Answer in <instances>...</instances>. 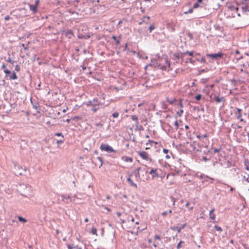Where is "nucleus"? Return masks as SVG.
<instances>
[{
    "instance_id": "obj_1",
    "label": "nucleus",
    "mask_w": 249,
    "mask_h": 249,
    "mask_svg": "<svg viewBox=\"0 0 249 249\" xmlns=\"http://www.w3.org/2000/svg\"><path fill=\"white\" fill-rule=\"evenodd\" d=\"M87 107H90V110L96 112L100 108L104 107L105 102L99 100V98H94L92 100H89L85 103Z\"/></svg>"
},
{
    "instance_id": "obj_2",
    "label": "nucleus",
    "mask_w": 249,
    "mask_h": 249,
    "mask_svg": "<svg viewBox=\"0 0 249 249\" xmlns=\"http://www.w3.org/2000/svg\"><path fill=\"white\" fill-rule=\"evenodd\" d=\"M142 173L144 174L142 175V177L140 178V175L139 174V172H132L129 176L127 178V180L129 182V183L130 184V185L135 187V188L137 187V184L133 182L132 179L134 178H135L137 180H142V181H144L145 180L147 179V178H149V177L147 176L148 172H142Z\"/></svg>"
},
{
    "instance_id": "obj_3",
    "label": "nucleus",
    "mask_w": 249,
    "mask_h": 249,
    "mask_svg": "<svg viewBox=\"0 0 249 249\" xmlns=\"http://www.w3.org/2000/svg\"><path fill=\"white\" fill-rule=\"evenodd\" d=\"M100 148L102 151H106L109 153L115 152L112 147L107 144H101Z\"/></svg>"
},
{
    "instance_id": "obj_4",
    "label": "nucleus",
    "mask_w": 249,
    "mask_h": 249,
    "mask_svg": "<svg viewBox=\"0 0 249 249\" xmlns=\"http://www.w3.org/2000/svg\"><path fill=\"white\" fill-rule=\"evenodd\" d=\"M207 56L211 58L214 60H217L218 58H222L223 56V53L221 52H218L216 53H207Z\"/></svg>"
},
{
    "instance_id": "obj_5",
    "label": "nucleus",
    "mask_w": 249,
    "mask_h": 249,
    "mask_svg": "<svg viewBox=\"0 0 249 249\" xmlns=\"http://www.w3.org/2000/svg\"><path fill=\"white\" fill-rule=\"evenodd\" d=\"M148 174H147V176L150 178V177L148 175L151 176L152 177V178H158L160 177L161 178H163L165 176L164 172H161L160 174H159L158 172H148Z\"/></svg>"
},
{
    "instance_id": "obj_6",
    "label": "nucleus",
    "mask_w": 249,
    "mask_h": 249,
    "mask_svg": "<svg viewBox=\"0 0 249 249\" xmlns=\"http://www.w3.org/2000/svg\"><path fill=\"white\" fill-rule=\"evenodd\" d=\"M138 153L139 154V155H140V156L143 160H146V161H151V160L150 159V158L148 156V154L145 152V151H138Z\"/></svg>"
},
{
    "instance_id": "obj_7",
    "label": "nucleus",
    "mask_w": 249,
    "mask_h": 249,
    "mask_svg": "<svg viewBox=\"0 0 249 249\" xmlns=\"http://www.w3.org/2000/svg\"><path fill=\"white\" fill-rule=\"evenodd\" d=\"M59 197H61L62 198V200L66 203H68L72 201V198L71 196H65L63 195H61L58 196Z\"/></svg>"
},
{
    "instance_id": "obj_8",
    "label": "nucleus",
    "mask_w": 249,
    "mask_h": 249,
    "mask_svg": "<svg viewBox=\"0 0 249 249\" xmlns=\"http://www.w3.org/2000/svg\"><path fill=\"white\" fill-rule=\"evenodd\" d=\"M63 34L68 38H71L73 36H74L73 32L71 29L64 31Z\"/></svg>"
},
{
    "instance_id": "obj_9",
    "label": "nucleus",
    "mask_w": 249,
    "mask_h": 249,
    "mask_svg": "<svg viewBox=\"0 0 249 249\" xmlns=\"http://www.w3.org/2000/svg\"><path fill=\"white\" fill-rule=\"evenodd\" d=\"M212 98L216 103H220L221 102H225V98L224 97H218L217 96H216V95H214L213 96V97Z\"/></svg>"
},
{
    "instance_id": "obj_10",
    "label": "nucleus",
    "mask_w": 249,
    "mask_h": 249,
    "mask_svg": "<svg viewBox=\"0 0 249 249\" xmlns=\"http://www.w3.org/2000/svg\"><path fill=\"white\" fill-rule=\"evenodd\" d=\"M149 66H153L155 67H160V64L158 62V61L157 59L152 58L151 60V63L149 64Z\"/></svg>"
},
{
    "instance_id": "obj_11",
    "label": "nucleus",
    "mask_w": 249,
    "mask_h": 249,
    "mask_svg": "<svg viewBox=\"0 0 249 249\" xmlns=\"http://www.w3.org/2000/svg\"><path fill=\"white\" fill-rule=\"evenodd\" d=\"M236 109H237V112H236L235 113V115L236 116V118H237V119L240 120V121L241 122H242L243 121V119L241 118V113L242 110L240 108H236Z\"/></svg>"
},
{
    "instance_id": "obj_12",
    "label": "nucleus",
    "mask_w": 249,
    "mask_h": 249,
    "mask_svg": "<svg viewBox=\"0 0 249 249\" xmlns=\"http://www.w3.org/2000/svg\"><path fill=\"white\" fill-rule=\"evenodd\" d=\"M172 59L176 61V63H179V53H175L173 55Z\"/></svg>"
},
{
    "instance_id": "obj_13",
    "label": "nucleus",
    "mask_w": 249,
    "mask_h": 249,
    "mask_svg": "<svg viewBox=\"0 0 249 249\" xmlns=\"http://www.w3.org/2000/svg\"><path fill=\"white\" fill-rule=\"evenodd\" d=\"M242 9L243 14L246 15H249V8L248 6H242Z\"/></svg>"
},
{
    "instance_id": "obj_14",
    "label": "nucleus",
    "mask_w": 249,
    "mask_h": 249,
    "mask_svg": "<svg viewBox=\"0 0 249 249\" xmlns=\"http://www.w3.org/2000/svg\"><path fill=\"white\" fill-rule=\"evenodd\" d=\"M122 160L126 162H132L133 161V158L129 157L124 156L122 158Z\"/></svg>"
},
{
    "instance_id": "obj_15",
    "label": "nucleus",
    "mask_w": 249,
    "mask_h": 249,
    "mask_svg": "<svg viewBox=\"0 0 249 249\" xmlns=\"http://www.w3.org/2000/svg\"><path fill=\"white\" fill-rule=\"evenodd\" d=\"M245 168L247 170H249V160L248 159H245L244 160Z\"/></svg>"
},
{
    "instance_id": "obj_16",
    "label": "nucleus",
    "mask_w": 249,
    "mask_h": 249,
    "mask_svg": "<svg viewBox=\"0 0 249 249\" xmlns=\"http://www.w3.org/2000/svg\"><path fill=\"white\" fill-rule=\"evenodd\" d=\"M18 79V76L15 71H13L11 75L9 76L10 80H16Z\"/></svg>"
},
{
    "instance_id": "obj_17",
    "label": "nucleus",
    "mask_w": 249,
    "mask_h": 249,
    "mask_svg": "<svg viewBox=\"0 0 249 249\" xmlns=\"http://www.w3.org/2000/svg\"><path fill=\"white\" fill-rule=\"evenodd\" d=\"M135 125L137 130L140 131H143L144 130L143 126L142 125L139 124V122L138 123H135Z\"/></svg>"
},
{
    "instance_id": "obj_18",
    "label": "nucleus",
    "mask_w": 249,
    "mask_h": 249,
    "mask_svg": "<svg viewBox=\"0 0 249 249\" xmlns=\"http://www.w3.org/2000/svg\"><path fill=\"white\" fill-rule=\"evenodd\" d=\"M214 211V209L213 208L210 211V213H209L210 218H211L213 220H214L215 219V214L213 213Z\"/></svg>"
},
{
    "instance_id": "obj_19",
    "label": "nucleus",
    "mask_w": 249,
    "mask_h": 249,
    "mask_svg": "<svg viewBox=\"0 0 249 249\" xmlns=\"http://www.w3.org/2000/svg\"><path fill=\"white\" fill-rule=\"evenodd\" d=\"M30 9L32 10L34 13H36L37 12V7L35 5H30Z\"/></svg>"
},
{
    "instance_id": "obj_20",
    "label": "nucleus",
    "mask_w": 249,
    "mask_h": 249,
    "mask_svg": "<svg viewBox=\"0 0 249 249\" xmlns=\"http://www.w3.org/2000/svg\"><path fill=\"white\" fill-rule=\"evenodd\" d=\"M185 53H184V52L183 53H182V52H179V60H180V62L179 63L182 64L183 61V57L184 56Z\"/></svg>"
},
{
    "instance_id": "obj_21",
    "label": "nucleus",
    "mask_w": 249,
    "mask_h": 249,
    "mask_svg": "<svg viewBox=\"0 0 249 249\" xmlns=\"http://www.w3.org/2000/svg\"><path fill=\"white\" fill-rule=\"evenodd\" d=\"M68 249H83L81 247H79L78 246H71L70 245H68Z\"/></svg>"
},
{
    "instance_id": "obj_22",
    "label": "nucleus",
    "mask_w": 249,
    "mask_h": 249,
    "mask_svg": "<svg viewBox=\"0 0 249 249\" xmlns=\"http://www.w3.org/2000/svg\"><path fill=\"white\" fill-rule=\"evenodd\" d=\"M166 99H167V101L169 103V104L171 105H173L175 103V102L176 101V100L175 98H173V99L170 100L168 97H167Z\"/></svg>"
},
{
    "instance_id": "obj_23",
    "label": "nucleus",
    "mask_w": 249,
    "mask_h": 249,
    "mask_svg": "<svg viewBox=\"0 0 249 249\" xmlns=\"http://www.w3.org/2000/svg\"><path fill=\"white\" fill-rule=\"evenodd\" d=\"M111 38L113 40H115V41H116V44L117 45H118L120 44V41L119 40H118L117 39V37L116 36H112Z\"/></svg>"
},
{
    "instance_id": "obj_24",
    "label": "nucleus",
    "mask_w": 249,
    "mask_h": 249,
    "mask_svg": "<svg viewBox=\"0 0 249 249\" xmlns=\"http://www.w3.org/2000/svg\"><path fill=\"white\" fill-rule=\"evenodd\" d=\"M131 119L132 120L135 121V123L138 122V117L137 116H136V115H132V116H131Z\"/></svg>"
},
{
    "instance_id": "obj_25",
    "label": "nucleus",
    "mask_w": 249,
    "mask_h": 249,
    "mask_svg": "<svg viewBox=\"0 0 249 249\" xmlns=\"http://www.w3.org/2000/svg\"><path fill=\"white\" fill-rule=\"evenodd\" d=\"M18 220L20 222H22L23 223H25L27 222V220L25 218H24L20 216H18Z\"/></svg>"
},
{
    "instance_id": "obj_26",
    "label": "nucleus",
    "mask_w": 249,
    "mask_h": 249,
    "mask_svg": "<svg viewBox=\"0 0 249 249\" xmlns=\"http://www.w3.org/2000/svg\"><path fill=\"white\" fill-rule=\"evenodd\" d=\"M98 98L99 99V100H101L104 102V101L105 100V95L104 94H102Z\"/></svg>"
},
{
    "instance_id": "obj_27",
    "label": "nucleus",
    "mask_w": 249,
    "mask_h": 249,
    "mask_svg": "<svg viewBox=\"0 0 249 249\" xmlns=\"http://www.w3.org/2000/svg\"><path fill=\"white\" fill-rule=\"evenodd\" d=\"M81 119V117L78 116H75L71 118L73 121H77Z\"/></svg>"
},
{
    "instance_id": "obj_28",
    "label": "nucleus",
    "mask_w": 249,
    "mask_h": 249,
    "mask_svg": "<svg viewBox=\"0 0 249 249\" xmlns=\"http://www.w3.org/2000/svg\"><path fill=\"white\" fill-rule=\"evenodd\" d=\"M155 29V26L154 24H151L150 25L148 28V30L150 33H151L154 29Z\"/></svg>"
},
{
    "instance_id": "obj_29",
    "label": "nucleus",
    "mask_w": 249,
    "mask_h": 249,
    "mask_svg": "<svg viewBox=\"0 0 249 249\" xmlns=\"http://www.w3.org/2000/svg\"><path fill=\"white\" fill-rule=\"evenodd\" d=\"M4 72L6 74V77H8L9 74H10L11 73V72L10 70L8 69H5L4 70Z\"/></svg>"
},
{
    "instance_id": "obj_30",
    "label": "nucleus",
    "mask_w": 249,
    "mask_h": 249,
    "mask_svg": "<svg viewBox=\"0 0 249 249\" xmlns=\"http://www.w3.org/2000/svg\"><path fill=\"white\" fill-rule=\"evenodd\" d=\"M194 53V51L189 52V51H187L184 52V53H185V54H189L190 56H193Z\"/></svg>"
},
{
    "instance_id": "obj_31",
    "label": "nucleus",
    "mask_w": 249,
    "mask_h": 249,
    "mask_svg": "<svg viewBox=\"0 0 249 249\" xmlns=\"http://www.w3.org/2000/svg\"><path fill=\"white\" fill-rule=\"evenodd\" d=\"M243 178L249 183V175L246 174V175L243 176Z\"/></svg>"
},
{
    "instance_id": "obj_32",
    "label": "nucleus",
    "mask_w": 249,
    "mask_h": 249,
    "mask_svg": "<svg viewBox=\"0 0 249 249\" xmlns=\"http://www.w3.org/2000/svg\"><path fill=\"white\" fill-rule=\"evenodd\" d=\"M208 71V69H201L199 71V73H198V74H200L202 73H204V72H207Z\"/></svg>"
},
{
    "instance_id": "obj_33",
    "label": "nucleus",
    "mask_w": 249,
    "mask_h": 249,
    "mask_svg": "<svg viewBox=\"0 0 249 249\" xmlns=\"http://www.w3.org/2000/svg\"><path fill=\"white\" fill-rule=\"evenodd\" d=\"M214 228L217 231H222L221 228L220 227H219V226H217V225H215Z\"/></svg>"
},
{
    "instance_id": "obj_34",
    "label": "nucleus",
    "mask_w": 249,
    "mask_h": 249,
    "mask_svg": "<svg viewBox=\"0 0 249 249\" xmlns=\"http://www.w3.org/2000/svg\"><path fill=\"white\" fill-rule=\"evenodd\" d=\"M202 160L206 162L208 160H210V158H208L206 156H202V159H201Z\"/></svg>"
},
{
    "instance_id": "obj_35",
    "label": "nucleus",
    "mask_w": 249,
    "mask_h": 249,
    "mask_svg": "<svg viewBox=\"0 0 249 249\" xmlns=\"http://www.w3.org/2000/svg\"><path fill=\"white\" fill-rule=\"evenodd\" d=\"M202 98V95L201 94H197L195 96V99L199 101Z\"/></svg>"
},
{
    "instance_id": "obj_36",
    "label": "nucleus",
    "mask_w": 249,
    "mask_h": 249,
    "mask_svg": "<svg viewBox=\"0 0 249 249\" xmlns=\"http://www.w3.org/2000/svg\"><path fill=\"white\" fill-rule=\"evenodd\" d=\"M95 126L97 127H102L103 126V123L102 122L97 123L95 124Z\"/></svg>"
},
{
    "instance_id": "obj_37",
    "label": "nucleus",
    "mask_w": 249,
    "mask_h": 249,
    "mask_svg": "<svg viewBox=\"0 0 249 249\" xmlns=\"http://www.w3.org/2000/svg\"><path fill=\"white\" fill-rule=\"evenodd\" d=\"M184 242L182 241H180L177 245V249H179L181 247V244Z\"/></svg>"
},
{
    "instance_id": "obj_38",
    "label": "nucleus",
    "mask_w": 249,
    "mask_h": 249,
    "mask_svg": "<svg viewBox=\"0 0 249 249\" xmlns=\"http://www.w3.org/2000/svg\"><path fill=\"white\" fill-rule=\"evenodd\" d=\"M119 113L117 112H114L112 114V116L113 118H117L119 116Z\"/></svg>"
},
{
    "instance_id": "obj_39",
    "label": "nucleus",
    "mask_w": 249,
    "mask_h": 249,
    "mask_svg": "<svg viewBox=\"0 0 249 249\" xmlns=\"http://www.w3.org/2000/svg\"><path fill=\"white\" fill-rule=\"evenodd\" d=\"M189 61L190 63H192L193 64H194L195 62V61L194 60H193L192 58H189L187 60V62Z\"/></svg>"
},
{
    "instance_id": "obj_40",
    "label": "nucleus",
    "mask_w": 249,
    "mask_h": 249,
    "mask_svg": "<svg viewBox=\"0 0 249 249\" xmlns=\"http://www.w3.org/2000/svg\"><path fill=\"white\" fill-rule=\"evenodd\" d=\"M54 135L56 136H61L62 138H64L63 135L62 134V133H60V132L56 133L54 134Z\"/></svg>"
},
{
    "instance_id": "obj_41",
    "label": "nucleus",
    "mask_w": 249,
    "mask_h": 249,
    "mask_svg": "<svg viewBox=\"0 0 249 249\" xmlns=\"http://www.w3.org/2000/svg\"><path fill=\"white\" fill-rule=\"evenodd\" d=\"M7 61L10 63L12 64H13L15 63V61L11 59L10 57H9L7 60Z\"/></svg>"
},
{
    "instance_id": "obj_42",
    "label": "nucleus",
    "mask_w": 249,
    "mask_h": 249,
    "mask_svg": "<svg viewBox=\"0 0 249 249\" xmlns=\"http://www.w3.org/2000/svg\"><path fill=\"white\" fill-rule=\"evenodd\" d=\"M91 233L93 234H97V230L95 228H92L91 230Z\"/></svg>"
},
{
    "instance_id": "obj_43",
    "label": "nucleus",
    "mask_w": 249,
    "mask_h": 249,
    "mask_svg": "<svg viewBox=\"0 0 249 249\" xmlns=\"http://www.w3.org/2000/svg\"><path fill=\"white\" fill-rule=\"evenodd\" d=\"M174 124L176 127V129L177 130L178 128V123L177 120L175 121Z\"/></svg>"
},
{
    "instance_id": "obj_44",
    "label": "nucleus",
    "mask_w": 249,
    "mask_h": 249,
    "mask_svg": "<svg viewBox=\"0 0 249 249\" xmlns=\"http://www.w3.org/2000/svg\"><path fill=\"white\" fill-rule=\"evenodd\" d=\"M144 22L145 23H146H146H147V22L146 21V20H145V18H142V21H141V22H140L139 23V25H142V23H144Z\"/></svg>"
},
{
    "instance_id": "obj_45",
    "label": "nucleus",
    "mask_w": 249,
    "mask_h": 249,
    "mask_svg": "<svg viewBox=\"0 0 249 249\" xmlns=\"http://www.w3.org/2000/svg\"><path fill=\"white\" fill-rule=\"evenodd\" d=\"M150 143L157 144V142H154V141H152V140H149L148 141V142H147V143H146V145H148V144L149 143Z\"/></svg>"
},
{
    "instance_id": "obj_46",
    "label": "nucleus",
    "mask_w": 249,
    "mask_h": 249,
    "mask_svg": "<svg viewBox=\"0 0 249 249\" xmlns=\"http://www.w3.org/2000/svg\"><path fill=\"white\" fill-rule=\"evenodd\" d=\"M199 6V4L198 3V2H196L194 3V5H193V8H196L197 7H198Z\"/></svg>"
},
{
    "instance_id": "obj_47",
    "label": "nucleus",
    "mask_w": 249,
    "mask_h": 249,
    "mask_svg": "<svg viewBox=\"0 0 249 249\" xmlns=\"http://www.w3.org/2000/svg\"><path fill=\"white\" fill-rule=\"evenodd\" d=\"M235 7L234 6H233V5H231V6H228L229 9H230L231 11H234L235 9Z\"/></svg>"
},
{
    "instance_id": "obj_48",
    "label": "nucleus",
    "mask_w": 249,
    "mask_h": 249,
    "mask_svg": "<svg viewBox=\"0 0 249 249\" xmlns=\"http://www.w3.org/2000/svg\"><path fill=\"white\" fill-rule=\"evenodd\" d=\"M197 61H199V60L198 59H196ZM200 62L201 63H205L206 62V59L204 57H202L200 60Z\"/></svg>"
},
{
    "instance_id": "obj_49",
    "label": "nucleus",
    "mask_w": 249,
    "mask_h": 249,
    "mask_svg": "<svg viewBox=\"0 0 249 249\" xmlns=\"http://www.w3.org/2000/svg\"><path fill=\"white\" fill-rule=\"evenodd\" d=\"M183 112V110L182 109H180L179 110V111L178 112H177V114L179 116H181Z\"/></svg>"
},
{
    "instance_id": "obj_50",
    "label": "nucleus",
    "mask_w": 249,
    "mask_h": 249,
    "mask_svg": "<svg viewBox=\"0 0 249 249\" xmlns=\"http://www.w3.org/2000/svg\"><path fill=\"white\" fill-rule=\"evenodd\" d=\"M162 108L163 109L167 108V106L164 102H162Z\"/></svg>"
},
{
    "instance_id": "obj_51",
    "label": "nucleus",
    "mask_w": 249,
    "mask_h": 249,
    "mask_svg": "<svg viewBox=\"0 0 249 249\" xmlns=\"http://www.w3.org/2000/svg\"><path fill=\"white\" fill-rule=\"evenodd\" d=\"M221 150V148H214L213 149L214 153H218Z\"/></svg>"
},
{
    "instance_id": "obj_52",
    "label": "nucleus",
    "mask_w": 249,
    "mask_h": 249,
    "mask_svg": "<svg viewBox=\"0 0 249 249\" xmlns=\"http://www.w3.org/2000/svg\"><path fill=\"white\" fill-rule=\"evenodd\" d=\"M64 142V140L63 139H61V140H57V144H62Z\"/></svg>"
},
{
    "instance_id": "obj_53",
    "label": "nucleus",
    "mask_w": 249,
    "mask_h": 249,
    "mask_svg": "<svg viewBox=\"0 0 249 249\" xmlns=\"http://www.w3.org/2000/svg\"><path fill=\"white\" fill-rule=\"evenodd\" d=\"M15 71H20V67L19 65H17L15 67Z\"/></svg>"
},
{
    "instance_id": "obj_54",
    "label": "nucleus",
    "mask_w": 249,
    "mask_h": 249,
    "mask_svg": "<svg viewBox=\"0 0 249 249\" xmlns=\"http://www.w3.org/2000/svg\"><path fill=\"white\" fill-rule=\"evenodd\" d=\"M170 198H171L172 201L173 202L172 205H175V202H176V199L174 197H173L172 196L170 197Z\"/></svg>"
},
{
    "instance_id": "obj_55",
    "label": "nucleus",
    "mask_w": 249,
    "mask_h": 249,
    "mask_svg": "<svg viewBox=\"0 0 249 249\" xmlns=\"http://www.w3.org/2000/svg\"><path fill=\"white\" fill-rule=\"evenodd\" d=\"M193 8H191L187 12H185V14H189V13H192L193 12Z\"/></svg>"
},
{
    "instance_id": "obj_56",
    "label": "nucleus",
    "mask_w": 249,
    "mask_h": 249,
    "mask_svg": "<svg viewBox=\"0 0 249 249\" xmlns=\"http://www.w3.org/2000/svg\"><path fill=\"white\" fill-rule=\"evenodd\" d=\"M208 137V135L206 133L201 135V138H206Z\"/></svg>"
},
{
    "instance_id": "obj_57",
    "label": "nucleus",
    "mask_w": 249,
    "mask_h": 249,
    "mask_svg": "<svg viewBox=\"0 0 249 249\" xmlns=\"http://www.w3.org/2000/svg\"><path fill=\"white\" fill-rule=\"evenodd\" d=\"M21 46L24 48V49L25 50H26L28 49V47L24 44H22Z\"/></svg>"
},
{
    "instance_id": "obj_58",
    "label": "nucleus",
    "mask_w": 249,
    "mask_h": 249,
    "mask_svg": "<svg viewBox=\"0 0 249 249\" xmlns=\"http://www.w3.org/2000/svg\"><path fill=\"white\" fill-rule=\"evenodd\" d=\"M165 62H166V63L168 67L169 68H170V62L169 61H168L167 59H166Z\"/></svg>"
},
{
    "instance_id": "obj_59",
    "label": "nucleus",
    "mask_w": 249,
    "mask_h": 249,
    "mask_svg": "<svg viewBox=\"0 0 249 249\" xmlns=\"http://www.w3.org/2000/svg\"><path fill=\"white\" fill-rule=\"evenodd\" d=\"M155 239H156V240H160V237L159 235H156L155 236V237H154Z\"/></svg>"
},
{
    "instance_id": "obj_60",
    "label": "nucleus",
    "mask_w": 249,
    "mask_h": 249,
    "mask_svg": "<svg viewBox=\"0 0 249 249\" xmlns=\"http://www.w3.org/2000/svg\"><path fill=\"white\" fill-rule=\"evenodd\" d=\"M200 107H194V109L195 110H196V111H200Z\"/></svg>"
},
{
    "instance_id": "obj_61",
    "label": "nucleus",
    "mask_w": 249,
    "mask_h": 249,
    "mask_svg": "<svg viewBox=\"0 0 249 249\" xmlns=\"http://www.w3.org/2000/svg\"><path fill=\"white\" fill-rule=\"evenodd\" d=\"M163 152L165 154H167L169 152V150L167 149H163Z\"/></svg>"
},
{
    "instance_id": "obj_62",
    "label": "nucleus",
    "mask_w": 249,
    "mask_h": 249,
    "mask_svg": "<svg viewBox=\"0 0 249 249\" xmlns=\"http://www.w3.org/2000/svg\"><path fill=\"white\" fill-rule=\"evenodd\" d=\"M98 160L101 162V164L103 162V158L101 157H99L97 158Z\"/></svg>"
},
{
    "instance_id": "obj_63",
    "label": "nucleus",
    "mask_w": 249,
    "mask_h": 249,
    "mask_svg": "<svg viewBox=\"0 0 249 249\" xmlns=\"http://www.w3.org/2000/svg\"><path fill=\"white\" fill-rule=\"evenodd\" d=\"M10 17L9 16H7L4 18L5 20L7 21L8 20L10 19Z\"/></svg>"
},
{
    "instance_id": "obj_64",
    "label": "nucleus",
    "mask_w": 249,
    "mask_h": 249,
    "mask_svg": "<svg viewBox=\"0 0 249 249\" xmlns=\"http://www.w3.org/2000/svg\"><path fill=\"white\" fill-rule=\"evenodd\" d=\"M38 3H39V0H36V3H35V4L34 5H36V6L37 7V6L38 5Z\"/></svg>"
}]
</instances>
